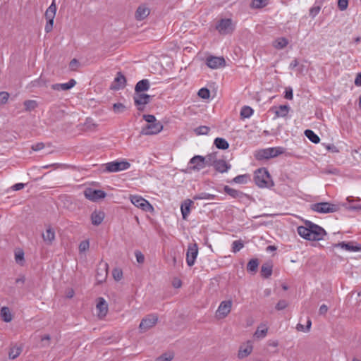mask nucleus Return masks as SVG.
Masks as SVG:
<instances>
[{
	"label": "nucleus",
	"mask_w": 361,
	"mask_h": 361,
	"mask_svg": "<svg viewBox=\"0 0 361 361\" xmlns=\"http://www.w3.org/2000/svg\"><path fill=\"white\" fill-rule=\"evenodd\" d=\"M297 231L300 236L308 240L319 241L326 235L322 227L310 221H305V226H298Z\"/></svg>",
	"instance_id": "f257e3e1"
},
{
	"label": "nucleus",
	"mask_w": 361,
	"mask_h": 361,
	"mask_svg": "<svg viewBox=\"0 0 361 361\" xmlns=\"http://www.w3.org/2000/svg\"><path fill=\"white\" fill-rule=\"evenodd\" d=\"M130 164L127 161H113L103 164L101 170L104 173H114L128 169Z\"/></svg>",
	"instance_id": "f03ea898"
},
{
	"label": "nucleus",
	"mask_w": 361,
	"mask_h": 361,
	"mask_svg": "<svg viewBox=\"0 0 361 361\" xmlns=\"http://www.w3.org/2000/svg\"><path fill=\"white\" fill-rule=\"evenodd\" d=\"M255 183L259 188H269L273 185L269 171L265 168L257 169L255 173Z\"/></svg>",
	"instance_id": "7ed1b4c3"
},
{
	"label": "nucleus",
	"mask_w": 361,
	"mask_h": 361,
	"mask_svg": "<svg viewBox=\"0 0 361 361\" xmlns=\"http://www.w3.org/2000/svg\"><path fill=\"white\" fill-rule=\"evenodd\" d=\"M310 208L312 211L321 214L333 213L338 211V209L337 205L327 202L312 204L310 205Z\"/></svg>",
	"instance_id": "20e7f679"
},
{
	"label": "nucleus",
	"mask_w": 361,
	"mask_h": 361,
	"mask_svg": "<svg viewBox=\"0 0 361 361\" xmlns=\"http://www.w3.org/2000/svg\"><path fill=\"white\" fill-rule=\"evenodd\" d=\"M235 28V24L231 18L221 19L216 25V29L221 35L231 34L234 31Z\"/></svg>",
	"instance_id": "39448f33"
},
{
	"label": "nucleus",
	"mask_w": 361,
	"mask_h": 361,
	"mask_svg": "<svg viewBox=\"0 0 361 361\" xmlns=\"http://www.w3.org/2000/svg\"><path fill=\"white\" fill-rule=\"evenodd\" d=\"M152 96L145 93H135L133 100L138 111H144L145 105L151 101Z\"/></svg>",
	"instance_id": "423d86ee"
},
{
	"label": "nucleus",
	"mask_w": 361,
	"mask_h": 361,
	"mask_svg": "<svg viewBox=\"0 0 361 361\" xmlns=\"http://www.w3.org/2000/svg\"><path fill=\"white\" fill-rule=\"evenodd\" d=\"M130 201L133 204L145 212H152L154 209L149 202L141 196L132 195L130 196Z\"/></svg>",
	"instance_id": "0eeeda50"
},
{
	"label": "nucleus",
	"mask_w": 361,
	"mask_h": 361,
	"mask_svg": "<svg viewBox=\"0 0 361 361\" xmlns=\"http://www.w3.org/2000/svg\"><path fill=\"white\" fill-rule=\"evenodd\" d=\"M232 305L233 302L231 300L222 301L216 311V317L220 319L227 317L231 311Z\"/></svg>",
	"instance_id": "6e6552de"
},
{
	"label": "nucleus",
	"mask_w": 361,
	"mask_h": 361,
	"mask_svg": "<svg viewBox=\"0 0 361 361\" xmlns=\"http://www.w3.org/2000/svg\"><path fill=\"white\" fill-rule=\"evenodd\" d=\"M85 197L92 202H97L100 199L106 197V193L102 190L94 189L92 188H87L84 191Z\"/></svg>",
	"instance_id": "1a4fd4ad"
},
{
	"label": "nucleus",
	"mask_w": 361,
	"mask_h": 361,
	"mask_svg": "<svg viewBox=\"0 0 361 361\" xmlns=\"http://www.w3.org/2000/svg\"><path fill=\"white\" fill-rule=\"evenodd\" d=\"M158 321V317L156 314H149L142 319L139 328L142 332H145L153 327Z\"/></svg>",
	"instance_id": "9d476101"
},
{
	"label": "nucleus",
	"mask_w": 361,
	"mask_h": 361,
	"mask_svg": "<svg viewBox=\"0 0 361 361\" xmlns=\"http://www.w3.org/2000/svg\"><path fill=\"white\" fill-rule=\"evenodd\" d=\"M109 264L107 262L101 261L97 269L96 280L98 283L104 282L108 276Z\"/></svg>",
	"instance_id": "9b49d317"
},
{
	"label": "nucleus",
	"mask_w": 361,
	"mask_h": 361,
	"mask_svg": "<svg viewBox=\"0 0 361 361\" xmlns=\"http://www.w3.org/2000/svg\"><path fill=\"white\" fill-rule=\"evenodd\" d=\"M198 255V247L197 243H190L186 252V262L189 267L194 265Z\"/></svg>",
	"instance_id": "f8f14e48"
},
{
	"label": "nucleus",
	"mask_w": 361,
	"mask_h": 361,
	"mask_svg": "<svg viewBox=\"0 0 361 361\" xmlns=\"http://www.w3.org/2000/svg\"><path fill=\"white\" fill-rule=\"evenodd\" d=\"M204 160V157L195 155L190 159L188 168L195 171H200L206 167Z\"/></svg>",
	"instance_id": "ddd939ff"
},
{
	"label": "nucleus",
	"mask_w": 361,
	"mask_h": 361,
	"mask_svg": "<svg viewBox=\"0 0 361 361\" xmlns=\"http://www.w3.org/2000/svg\"><path fill=\"white\" fill-rule=\"evenodd\" d=\"M163 126L159 121H155L154 123L147 124L145 128L142 130L143 135H154L161 131Z\"/></svg>",
	"instance_id": "4468645a"
},
{
	"label": "nucleus",
	"mask_w": 361,
	"mask_h": 361,
	"mask_svg": "<svg viewBox=\"0 0 361 361\" xmlns=\"http://www.w3.org/2000/svg\"><path fill=\"white\" fill-rule=\"evenodd\" d=\"M226 61L224 57L209 56L207 58L206 64L212 69H216L224 66Z\"/></svg>",
	"instance_id": "2eb2a0df"
},
{
	"label": "nucleus",
	"mask_w": 361,
	"mask_h": 361,
	"mask_svg": "<svg viewBox=\"0 0 361 361\" xmlns=\"http://www.w3.org/2000/svg\"><path fill=\"white\" fill-rule=\"evenodd\" d=\"M126 83V77L121 72H118L114 82L111 85V89L114 90H121L125 87Z\"/></svg>",
	"instance_id": "dca6fc26"
},
{
	"label": "nucleus",
	"mask_w": 361,
	"mask_h": 361,
	"mask_svg": "<svg viewBox=\"0 0 361 361\" xmlns=\"http://www.w3.org/2000/svg\"><path fill=\"white\" fill-rule=\"evenodd\" d=\"M149 13L150 9L145 4H141L137 8L135 17L137 20H142L145 19Z\"/></svg>",
	"instance_id": "f3484780"
},
{
	"label": "nucleus",
	"mask_w": 361,
	"mask_h": 361,
	"mask_svg": "<svg viewBox=\"0 0 361 361\" xmlns=\"http://www.w3.org/2000/svg\"><path fill=\"white\" fill-rule=\"evenodd\" d=\"M252 342L250 341H247L246 343L241 345L238 354V358L243 359L247 357L252 353Z\"/></svg>",
	"instance_id": "a211bd4d"
},
{
	"label": "nucleus",
	"mask_w": 361,
	"mask_h": 361,
	"mask_svg": "<svg viewBox=\"0 0 361 361\" xmlns=\"http://www.w3.org/2000/svg\"><path fill=\"white\" fill-rule=\"evenodd\" d=\"M334 247H341L350 252H359L361 251V244L353 245L350 243H345L344 241L334 244Z\"/></svg>",
	"instance_id": "6ab92c4d"
},
{
	"label": "nucleus",
	"mask_w": 361,
	"mask_h": 361,
	"mask_svg": "<svg viewBox=\"0 0 361 361\" xmlns=\"http://www.w3.org/2000/svg\"><path fill=\"white\" fill-rule=\"evenodd\" d=\"M76 84L74 79H71L66 83H56L51 85V88L57 91H66L73 87Z\"/></svg>",
	"instance_id": "aec40b11"
},
{
	"label": "nucleus",
	"mask_w": 361,
	"mask_h": 361,
	"mask_svg": "<svg viewBox=\"0 0 361 361\" xmlns=\"http://www.w3.org/2000/svg\"><path fill=\"white\" fill-rule=\"evenodd\" d=\"M193 204V202L190 199H186L180 205V211L183 219L187 220L190 213V207Z\"/></svg>",
	"instance_id": "412c9836"
},
{
	"label": "nucleus",
	"mask_w": 361,
	"mask_h": 361,
	"mask_svg": "<svg viewBox=\"0 0 361 361\" xmlns=\"http://www.w3.org/2000/svg\"><path fill=\"white\" fill-rule=\"evenodd\" d=\"M96 308L99 317H102L106 315L108 312V304L103 298H98Z\"/></svg>",
	"instance_id": "4be33fe9"
},
{
	"label": "nucleus",
	"mask_w": 361,
	"mask_h": 361,
	"mask_svg": "<svg viewBox=\"0 0 361 361\" xmlns=\"http://www.w3.org/2000/svg\"><path fill=\"white\" fill-rule=\"evenodd\" d=\"M43 240L47 245H51L55 240V231L53 228L48 226L44 233H42Z\"/></svg>",
	"instance_id": "5701e85b"
},
{
	"label": "nucleus",
	"mask_w": 361,
	"mask_h": 361,
	"mask_svg": "<svg viewBox=\"0 0 361 361\" xmlns=\"http://www.w3.org/2000/svg\"><path fill=\"white\" fill-rule=\"evenodd\" d=\"M231 164H228L225 160L223 159H217L214 166V169L217 172L221 173L227 172L231 169Z\"/></svg>",
	"instance_id": "b1692460"
},
{
	"label": "nucleus",
	"mask_w": 361,
	"mask_h": 361,
	"mask_svg": "<svg viewBox=\"0 0 361 361\" xmlns=\"http://www.w3.org/2000/svg\"><path fill=\"white\" fill-rule=\"evenodd\" d=\"M105 214L102 211H94L91 214V221L94 226H99L104 219Z\"/></svg>",
	"instance_id": "393cba45"
},
{
	"label": "nucleus",
	"mask_w": 361,
	"mask_h": 361,
	"mask_svg": "<svg viewBox=\"0 0 361 361\" xmlns=\"http://www.w3.org/2000/svg\"><path fill=\"white\" fill-rule=\"evenodd\" d=\"M150 83L147 79H142L137 82L135 87V93H142L149 89Z\"/></svg>",
	"instance_id": "a878e982"
},
{
	"label": "nucleus",
	"mask_w": 361,
	"mask_h": 361,
	"mask_svg": "<svg viewBox=\"0 0 361 361\" xmlns=\"http://www.w3.org/2000/svg\"><path fill=\"white\" fill-rule=\"evenodd\" d=\"M56 12V6L55 4V0L52 1L51 4L48 7L45 12V18L47 21H53L54 20Z\"/></svg>",
	"instance_id": "bb28decb"
},
{
	"label": "nucleus",
	"mask_w": 361,
	"mask_h": 361,
	"mask_svg": "<svg viewBox=\"0 0 361 361\" xmlns=\"http://www.w3.org/2000/svg\"><path fill=\"white\" fill-rule=\"evenodd\" d=\"M273 264L271 262H267L261 267V275L265 279L269 278L272 274Z\"/></svg>",
	"instance_id": "cd10ccee"
},
{
	"label": "nucleus",
	"mask_w": 361,
	"mask_h": 361,
	"mask_svg": "<svg viewBox=\"0 0 361 361\" xmlns=\"http://www.w3.org/2000/svg\"><path fill=\"white\" fill-rule=\"evenodd\" d=\"M224 190L227 195H230L233 198L241 199L245 196V194L242 191L231 188L228 185L224 186Z\"/></svg>",
	"instance_id": "c85d7f7f"
},
{
	"label": "nucleus",
	"mask_w": 361,
	"mask_h": 361,
	"mask_svg": "<svg viewBox=\"0 0 361 361\" xmlns=\"http://www.w3.org/2000/svg\"><path fill=\"white\" fill-rule=\"evenodd\" d=\"M254 156L257 160L259 161L270 159L268 148L255 151Z\"/></svg>",
	"instance_id": "c756f323"
},
{
	"label": "nucleus",
	"mask_w": 361,
	"mask_h": 361,
	"mask_svg": "<svg viewBox=\"0 0 361 361\" xmlns=\"http://www.w3.org/2000/svg\"><path fill=\"white\" fill-rule=\"evenodd\" d=\"M268 328L264 324H261L255 332L254 336L258 338H263L267 336Z\"/></svg>",
	"instance_id": "7c9ffc66"
},
{
	"label": "nucleus",
	"mask_w": 361,
	"mask_h": 361,
	"mask_svg": "<svg viewBox=\"0 0 361 361\" xmlns=\"http://www.w3.org/2000/svg\"><path fill=\"white\" fill-rule=\"evenodd\" d=\"M259 266L258 259H251L247 264V270L248 272L254 274L257 272Z\"/></svg>",
	"instance_id": "2f4dec72"
},
{
	"label": "nucleus",
	"mask_w": 361,
	"mask_h": 361,
	"mask_svg": "<svg viewBox=\"0 0 361 361\" xmlns=\"http://www.w3.org/2000/svg\"><path fill=\"white\" fill-rule=\"evenodd\" d=\"M13 319V314L7 307H1V320L10 322Z\"/></svg>",
	"instance_id": "473e14b6"
},
{
	"label": "nucleus",
	"mask_w": 361,
	"mask_h": 361,
	"mask_svg": "<svg viewBox=\"0 0 361 361\" xmlns=\"http://www.w3.org/2000/svg\"><path fill=\"white\" fill-rule=\"evenodd\" d=\"M268 149L270 159L281 155L286 151L282 147H269Z\"/></svg>",
	"instance_id": "72a5a7b5"
},
{
	"label": "nucleus",
	"mask_w": 361,
	"mask_h": 361,
	"mask_svg": "<svg viewBox=\"0 0 361 361\" xmlns=\"http://www.w3.org/2000/svg\"><path fill=\"white\" fill-rule=\"evenodd\" d=\"M214 144L219 149H227L229 147L228 142L221 137H216L214 141Z\"/></svg>",
	"instance_id": "f704fd0d"
},
{
	"label": "nucleus",
	"mask_w": 361,
	"mask_h": 361,
	"mask_svg": "<svg viewBox=\"0 0 361 361\" xmlns=\"http://www.w3.org/2000/svg\"><path fill=\"white\" fill-rule=\"evenodd\" d=\"M204 159L205 166H214L218 159L216 158V154L212 153L207 154L206 157H204Z\"/></svg>",
	"instance_id": "c9c22d12"
},
{
	"label": "nucleus",
	"mask_w": 361,
	"mask_h": 361,
	"mask_svg": "<svg viewBox=\"0 0 361 361\" xmlns=\"http://www.w3.org/2000/svg\"><path fill=\"white\" fill-rule=\"evenodd\" d=\"M305 135L313 143L317 144L320 141L319 137L312 130L307 129L305 130Z\"/></svg>",
	"instance_id": "e433bc0d"
},
{
	"label": "nucleus",
	"mask_w": 361,
	"mask_h": 361,
	"mask_svg": "<svg viewBox=\"0 0 361 361\" xmlns=\"http://www.w3.org/2000/svg\"><path fill=\"white\" fill-rule=\"evenodd\" d=\"M288 44V40L286 38L279 37L274 42L273 46L277 49H282L286 47Z\"/></svg>",
	"instance_id": "4c0bfd02"
},
{
	"label": "nucleus",
	"mask_w": 361,
	"mask_h": 361,
	"mask_svg": "<svg viewBox=\"0 0 361 361\" xmlns=\"http://www.w3.org/2000/svg\"><path fill=\"white\" fill-rule=\"evenodd\" d=\"M290 110L288 105H280L275 111L277 117H285Z\"/></svg>",
	"instance_id": "58836bf2"
},
{
	"label": "nucleus",
	"mask_w": 361,
	"mask_h": 361,
	"mask_svg": "<svg viewBox=\"0 0 361 361\" xmlns=\"http://www.w3.org/2000/svg\"><path fill=\"white\" fill-rule=\"evenodd\" d=\"M250 179L249 175L247 174H243V175H238L235 176L232 182L238 184H245L248 182Z\"/></svg>",
	"instance_id": "ea45409f"
},
{
	"label": "nucleus",
	"mask_w": 361,
	"mask_h": 361,
	"mask_svg": "<svg viewBox=\"0 0 361 361\" xmlns=\"http://www.w3.org/2000/svg\"><path fill=\"white\" fill-rule=\"evenodd\" d=\"M216 195L213 194H209L207 192H202L200 194L196 195L193 197L195 200H215Z\"/></svg>",
	"instance_id": "a19ab883"
},
{
	"label": "nucleus",
	"mask_w": 361,
	"mask_h": 361,
	"mask_svg": "<svg viewBox=\"0 0 361 361\" xmlns=\"http://www.w3.org/2000/svg\"><path fill=\"white\" fill-rule=\"evenodd\" d=\"M253 114V109L248 106H244L240 111V116L243 118H250Z\"/></svg>",
	"instance_id": "79ce46f5"
},
{
	"label": "nucleus",
	"mask_w": 361,
	"mask_h": 361,
	"mask_svg": "<svg viewBox=\"0 0 361 361\" xmlns=\"http://www.w3.org/2000/svg\"><path fill=\"white\" fill-rule=\"evenodd\" d=\"M22 348L20 347L13 346L10 348L8 352V357L10 359L16 358L21 353Z\"/></svg>",
	"instance_id": "37998d69"
},
{
	"label": "nucleus",
	"mask_w": 361,
	"mask_h": 361,
	"mask_svg": "<svg viewBox=\"0 0 361 361\" xmlns=\"http://www.w3.org/2000/svg\"><path fill=\"white\" fill-rule=\"evenodd\" d=\"M268 4V0H252L251 7L254 8H261L266 6Z\"/></svg>",
	"instance_id": "c03bdc74"
},
{
	"label": "nucleus",
	"mask_w": 361,
	"mask_h": 361,
	"mask_svg": "<svg viewBox=\"0 0 361 361\" xmlns=\"http://www.w3.org/2000/svg\"><path fill=\"white\" fill-rule=\"evenodd\" d=\"M24 106L27 111H30L37 106V102L35 100H26L24 102Z\"/></svg>",
	"instance_id": "a18cd8bd"
},
{
	"label": "nucleus",
	"mask_w": 361,
	"mask_h": 361,
	"mask_svg": "<svg viewBox=\"0 0 361 361\" xmlns=\"http://www.w3.org/2000/svg\"><path fill=\"white\" fill-rule=\"evenodd\" d=\"M15 259L17 264L23 265L25 259L24 252L23 250H20L15 253Z\"/></svg>",
	"instance_id": "49530a36"
},
{
	"label": "nucleus",
	"mask_w": 361,
	"mask_h": 361,
	"mask_svg": "<svg viewBox=\"0 0 361 361\" xmlns=\"http://www.w3.org/2000/svg\"><path fill=\"white\" fill-rule=\"evenodd\" d=\"M244 247V244L241 240H235L232 243V252H238Z\"/></svg>",
	"instance_id": "de8ad7c7"
},
{
	"label": "nucleus",
	"mask_w": 361,
	"mask_h": 361,
	"mask_svg": "<svg viewBox=\"0 0 361 361\" xmlns=\"http://www.w3.org/2000/svg\"><path fill=\"white\" fill-rule=\"evenodd\" d=\"M112 276L115 281H119L123 278V271L120 268H115L112 271Z\"/></svg>",
	"instance_id": "09e8293b"
},
{
	"label": "nucleus",
	"mask_w": 361,
	"mask_h": 361,
	"mask_svg": "<svg viewBox=\"0 0 361 361\" xmlns=\"http://www.w3.org/2000/svg\"><path fill=\"white\" fill-rule=\"evenodd\" d=\"M209 132V128L206 126H201L195 129L197 135H207Z\"/></svg>",
	"instance_id": "8fccbe9b"
},
{
	"label": "nucleus",
	"mask_w": 361,
	"mask_h": 361,
	"mask_svg": "<svg viewBox=\"0 0 361 361\" xmlns=\"http://www.w3.org/2000/svg\"><path fill=\"white\" fill-rule=\"evenodd\" d=\"M198 96L202 99H209L210 97V92L206 87H202L198 91Z\"/></svg>",
	"instance_id": "3c124183"
},
{
	"label": "nucleus",
	"mask_w": 361,
	"mask_h": 361,
	"mask_svg": "<svg viewBox=\"0 0 361 361\" xmlns=\"http://www.w3.org/2000/svg\"><path fill=\"white\" fill-rule=\"evenodd\" d=\"M113 109L115 113L121 114L125 111L126 106L121 103H116L113 105Z\"/></svg>",
	"instance_id": "603ef678"
},
{
	"label": "nucleus",
	"mask_w": 361,
	"mask_h": 361,
	"mask_svg": "<svg viewBox=\"0 0 361 361\" xmlns=\"http://www.w3.org/2000/svg\"><path fill=\"white\" fill-rule=\"evenodd\" d=\"M173 358V353H164L157 357V361H171Z\"/></svg>",
	"instance_id": "864d4df0"
},
{
	"label": "nucleus",
	"mask_w": 361,
	"mask_h": 361,
	"mask_svg": "<svg viewBox=\"0 0 361 361\" xmlns=\"http://www.w3.org/2000/svg\"><path fill=\"white\" fill-rule=\"evenodd\" d=\"M321 10V7L319 6H314L310 8L309 14L312 18H314L316 16L318 15Z\"/></svg>",
	"instance_id": "5fc2aeb1"
},
{
	"label": "nucleus",
	"mask_w": 361,
	"mask_h": 361,
	"mask_svg": "<svg viewBox=\"0 0 361 361\" xmlns=\"http://www.w3.org/2000/svg\"><path fill=\"white\" fill-rule=\"evenodd\" d=\"M89 247H90L89 241L83 240V241L80 242V243L79 245V250L81 252H85L86 250H87L89 249Z\"/></svg>",
	"instance_id": "6e6d98bb"
},
{
	"label": "nucleus",
	"mask_w": 361,
	"mask_h": 361,
	"mask_svg": "<svg viewBox=\"0 0 361 361\" xmlns=\"http://www.w3.org/2000/svg\"><path fill=\"white\" fill-rule=\"evenodd\" d=\"M348 0H338V7L341 11H345L348 8Z\"/></svg>",
	"instance_id": "4d7b16f0"
},
{
	"label": "nucleus",
	"mask_w": 361,
	"mask_h": 361,
	"mask_svg": "<svg viewBox=\"0 0 361 361\" xmlns=\"http://www.w3.org/2000/svg\"><path fill=\"white\" fill-rule=\"evenodd\" d=\"M288 306V302L285 300H281L278 302L276 305V309L277 310H283Z\"/></svg>",
	"instance_id": "13d9d810"
},
{
	"label": "nucleus",
	"mask_w": 361,
	"mask_h": 361,
	"mask_svg": "<svg viewBox=\"0 0 361 361\" xmlns=\"http://www.w3.org/2000/svg\"><path fill=\"white\" fill-rule=\"evenodd\" d=\"M143 119L146 122H147L148 124L157 121L155 116L154 115H151V114L143 115Z\"/></svg>",
	"instance_id": "bf43d9fd"
},
{
	"label": "nucleus",
	"mask_w": 361,
	"mask_h": 361,
	"mask_svg": "<svg viewBox=\"0 0 361 361\" xmlns=\"http://www.w3.org/2000/svg\"><path fill=\"white\" fill-rule=\"evenodd\" d=\"M135 255L138 263L142 264L144 262L145 257L140 251L136 250L135 252Z\"/></svg>",
	"instance_id": "052dcab7"
},
{
	"label": "nucleus",
	"mask_w": 361,
	"mask_h": 361,
	"mask_svg": "<svg viewBox=\"0 0 361 361\" xmlns=\"http://www.w3.org/2000/svg\"><path fill=\"white\" fill-rule=\"evenodd\" d=\"M284 97L287 99H290V100L293 99V90L291 87L286 88Z\"/></svg>",
	"instance_id": "680f3d73"
},
{
	"label": "nucleus",
	"mask_w": 361,
	"mask_h": 361,
	"mask_svg": "<svg viewBox=\"0 0 361 361\" xmlns=\"http://www.w3.org/2000/svg\"><path fill=\"white\" fill-rule=\"evenodd\" d=\"M50 338H51V337H50V336L49 334H45V335L42 336L41 341L42 343H44L42 344L43 347L49 346V341Z\"/></svg>",
	"instance_id": "e2e57ef3"
},
{
	"label": "nucleus",
	"mask_w": 361,
	"mask_h": 361,
	"mask_svg": "<svg viewBox=\"0 0 361 361\" xmlns=\"http://www.w3.org/2000/svg\"><path fill=\"white\" fill-rule=\"evenodd\" d=\"M326 148L329 151H330V152H333V153H338V152H339V150H338V147H337L336 145H334V144H331V145H327L326 146Z\"/></svg>",
	"instance_id": "0e129e2a"
},
{
	"label": "nucleus",
	"mask_w": 361,
	"mask_h": 361,
	"mask_svg": "<svg viewBox=\"0 0 361 361\" xmlns=\"http://www.w3.org/2000/svg\"><path fill=\"white\" fill-rule=\"evenodd\" d=\"M44 143L38 142V143H37L35 145H33L32 146V149L33 151H39V150L42 149L44 148Z\"/></svg>",
	"instance_id": "69168bd1"
},
{
	"label": "nucleus",
	"mask_w": 361,
	"mask_h": 361,
	"mask_svg": "<svg viewBox=\"0 0 361 361\" xmlns=\"http://www.w3.org/2000/svg\"><path fill=\"white\" fill-rule=\"evenodd\" d=\"M54 22L53 21H47V24L44 27V30L47 33L51 31L53 28Z\"/></svg>",
	"instance_id": "338daca9"
},
{
	"label": "nucleus",
	"mask_w": 361,
	"mask_h": 361,
	"mask_svg": "<svg viewBox=\"0 0 361 361\" xmlns=\"http://www.w3.org/2000/svg\"><path fill=\"white\" fill-rule=\"evenodd\" d=\"M329 308L326 305H322L319 307V313L321 315H324L327 312Z\"/></svg>",
	"instance_id": "774afa93"
}]
</instances>
